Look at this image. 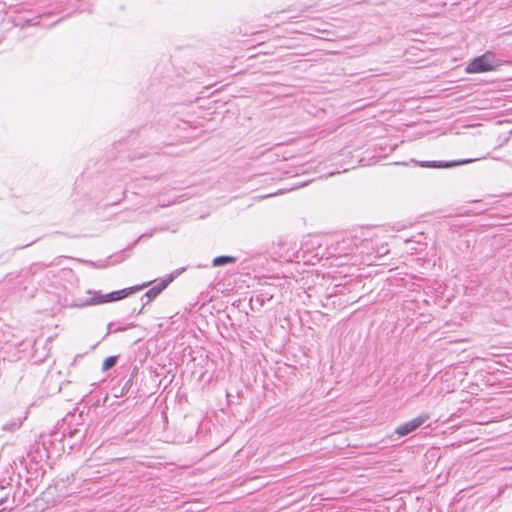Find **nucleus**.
I'll list each match as a JSON object with an SVG mask.
<instances>
[{
  "label": "nucleus",
  "instance_id": "20e7f679",
  "mask_svg": "<svg viewBox=\"0 0 512 512\" xmlns=\"http://www.w3.org/2000/svg\"><path fill=\"white\" fill-rule=\"evenodd\" d=\"M151 283L152 282L150 281V282L144 283L142 285H136V286L124 288V289H121V290H117V291H114V292L116 294V298H118L119 300H122V299H125L128 296L132 295L133 293L146 288Z\"/></svg>",
  "mask_w": 512,
  "mask_h": 512
},
{
  "label": "nucleus",
  "instance_id": "0eeeda50",
  "mask_svg": "<svg viewBox=\"0 0 512 512\" xmlns=\"http://www.w3.org/2000/svg\"><path fill=\"white\" fill-rule=\"evenodd\" d=\"M115 364H116V357L115 356L108 357L103 361L102 370L107 371V370L111 369Z\"/></svg>",
  "mask_w": 512,
  "mask_h": 512
},
{
  "label": "nucleus",
  "instance_id": "f03ea898",
  "mask_svg": "<svg viewBox=\"0 0 512 512\" xmlns=\"http://www.w3.org/2000/svg\"><path fill=\"white\" fill-rule=\"evenodd\" d=\"M421 425H422L421 418H415V419H412V420L398 426L395 431L399 436H405V435H408L409 433L413 432L414 430H416Z\"/></svg>",
  "mask_w": 512,
  "mask_h": 512
},
{
  "label": "nucleus",
  "instance_id": "9d476101",
  "mask_svg": "<svg viewBox=\"0 0 512 512\" xmlns=\"http://www.w3.org/2000/svg\"><path fill=\"white\" fill-rule=\"evenodd\" d=\"M111 295L113 296V300H114V302H115V301H119V299H118V298H116V294H115V292H114V291H113V292H111Z\"/></svg>",
  "mask_w": 512,
  "mask_h": 512
},
{
  "label": "nucleus",
  "instance_id": "423d86ee",
  "mask_svg": "<svg viewBox=\"0 0 512 512\" xmlns=\"http://www.w3.org/2000/svg\"><path fill=\"white\" fill-rule=\"evenodd\" d=\"M235 257L232 256H218L213 259V266H222L235 262Z\"/></svg>",
  "mask_w": 512,
  "mask_h": 512
},
{
  "label": "nucleus",
  "instance_id": "7ed1b4c3",
  "mask_svg": "<svg viewBox=\"0 0 512 512\" xmlns=\"http://www.w3.org/2000/svg\"><path fill=\"white\" fill-rule=\"evenodd\" d=\"M471 160H461V161H452V162H437V161H426L421 162L419 165L425 168H450L457 165H462L469 163Z\"/></svg>",
  "mask_w": 512,
  "mask_h": 512
},
{
  "label": "nucleus",
  "instance_id": "39448f33",
  "mask_svg": "<svg viewBox=\"0 0 512 512\" xmlns=\"http://www.w3.org/2000/svg\"><path fill=\"white\" fill-rule=\"evenodd\" d=\"M172 282V277H168L163 279L156 286L152 287L146 292V296L150 299L157 297L170 283Z\"/></svg>",
  "mask_w": 512,
  "mask_h": 512
},
{
  "label": "nucleus",
  "instance_id": "f257e3e1",
  "mask_svg": "<svg viewBox=\"0 0 512 512\" xmlns=\"http://www.w3.org/2000/svg\"><path fill=\"white\" fill-rule=\"evenodd\" d=\"M498 66L493 53L486 52L483 55L474 58L465 68L466 73L476 74L493 71Z\"/></svg>",
  "mask_w": 512,
  "mask_h": 512
},
{
  "label": "nucleus",
  "instance_id": "6e6552de",
  "mask_svg": "<svg viewBox=\"0 0 512 512\" xmlns=\"http://www.w3.org/2000/svg\"><path fill=\"white\" fill-rule=\"evenodd\" d=\"M90 304H93V305H100V304H105V299H104V294H95L91 299H90Z\"/></svg>",
  "mask_w": 512,
  "mask_h": 512
},
{
  "label": "nucleus",
  "instance_id": "1a4fd4ad",
  "mask_svg": "<svg viewBox=\"0 0 512 512\" xmlns=\"http://www.w3.org/2000/svg\"><path fill=\"white\" fill-rule=\"evenodd\" d=\"M104 299H105V303L114 302L111 292L104 294Z\"/></svg>",
  "mask_w": 512,
  "mask_h": 512
}]
</instances>
